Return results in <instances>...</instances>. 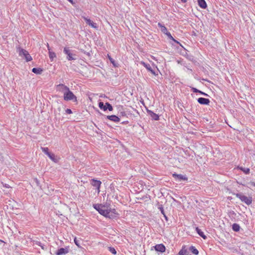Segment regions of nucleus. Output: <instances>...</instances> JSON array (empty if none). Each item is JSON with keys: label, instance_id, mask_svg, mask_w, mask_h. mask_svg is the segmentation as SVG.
I'll return each mask as SVG.
<instances>
[{"label": "nucleus", "instance_id": "nucleus-1", "mask_svg": "<svg viewBox=\"0 0 255 255\" xmlns=\"http://www.w3.org/2000/svg\"><path fill=\"white\" fill-rule=\"evenodd\" d=\"M64 100L66 101H72L74 102H77V97L76 96L71 92L69 89L66 93H64Z\"/></svg>", "mask_w": 255, "mask_h": 255}, {"label": "nucleus", "instance_id": "nucleus-2", "mask_svg": "<svg viewBox=\"0 0 255 255\" xmlns=\"http://www.w3.org/2000/svg\"><path fill=\"white\" fill-rule=\"evenodd\" d=\"M18 53L19 56L25 58L26 62L30 61L32 59L31 56L30 55L28 51L24 49L19 48Z\"/></svg>", "mask_w": 255, "mask_h": 255}, {"label": "nucleus", "instance_id": "nucleus-3", "mask_svg": "<svg viewBox=\"0 0 255 255\" xmlns=\"http://www.w3.org/2000/svg\"><path fill=\"white\" fill-rule=\"evenodd\" d=\"M236 196L248 205L251 204L252 203L253 200L251 197H247L242 193H238L236 194Z\"/></svg>", "mask_w": 255, "mask_h": 255}, {"label": "nucleus", "instance_id": "nucleus-4", "mask_svg": "<svg viewBox=\"0 0 255 255\" xmlns=\"http://www.w3.org/2000/svg\"><path fill=\"white\" fill-rule=\"evenodd\" d=\"M63 52L67 55V59L68 60H73L76 59V54L72 53L69 47H65Z\"/></svg>", "mask_w": 255, "mask_h": 255}, {"label": "nucleus", "instance_id": "nucleus-5", "mask_svg": "<svg viewBox=\"0 0 255 255\" xmlns=\"http://www.w3.org/2000/svg\"><path fill=\"white\" fill-rule=\"evenodd\" d=\"M99 107L101 109L103 110L104 111H106L108 110L110 111H112L113 110L112 106L108 102L106 103L105 105L103 102H100L99 103Z\"/></svg>", "mask_w": 255, "mask_h": 255}, {"label": "nucleus", "instance_id": "nucleus-6", "mask_svg": "<svg viewBox=\"0 0 255 255\" xmlns=\"http://www.w3.org/2000/svg\"><path fill=\"white\" fill-rule=\"evenodd\" d=\"M69 88L64 84H60L56 86V90L64 94Z\"/></svg>", "mask_w": 255, "mask_h": 255}, {"label": "nucleus", "instance_id": "nucleus-7", "mask_svg": "<svg viewBox=\"0 0 255 255\" xmlns=\"http://www.w3.org/2000/svg\"><path fill=\"white\" fill-rule=\"evenodd\" d=\"M69 248L66 247V248H61L58 249L56 252L55 253V254L56 255H64L68 254L69 253Z\"/></svg>", "mask_w": 255, "mask_h": 255}, {"label": "nucleus", "instance_id": "nucleus-8", "mask_svg": "<svg viewBox=\"0 0 255 255\" xmlns=\"http://www.w3.org/2000/svg\"><path fill=\"white\" fill-rule=\"evenodd\" d=\"M173 177H174L176 180L181 181L182 180H187V177L185 175L182 174H177L176 173H173L172 174Z\"/></svg>", "mask_w": 255, "mask_h": 255}, {"label": "nucleus", "instance_id": "nucleus-9", "mask_svg": "<svg viewBox=\"0 0 255 255\" xmlns=\"http://www.w3.org/2000/svg\"><path fill=\"white\" fill-rule=\"evenodd\" d=\"M101 183H102L100 180H97L94 179H92L91 182L92 185L95 187L98 190V192H100V188Z\"/></svg>", "mask_w": 255, "mask_h": 255}, {"label": "nucleus", "instance_id": "nucleus-10", "mask_svg": "<svg viewBox=\"0 0 255 255\" xmlns=\"http://www.w3.org/2000/svg\"><path fill=\"white\" fill-rule=\"evenodd\" d=\"M108 209H109L107 207H106L105 206L103 205L101 207V208H100L99 207L98 212L100 214H101L105 217H107V214H108Z\"/></svg>", "mask_w": 255, "mask_h": 255}, {"label": "nucleus", "instance_id": "nucleus-11", "mask_svg": "<svg viewBox=\"0 0 255 255\" xmlns=\"http://www.w3.org/2000/svg\"><path fill=\"white\" fill-rule=\"evenodd\" d=\"M140 64H142L148 71L150 72L153 75H156L155 71L151 68V67L149 64L146 63L143 61H141Z\"/></svg>", "mask_w": 255, "mask_h": 255}, {"label": "nucleus", "instance_id": "nucleus-12", "mask_svg": "<svg viewBox=\"0 0 255 255\" xmlns=\"http://www.w3.org/2000/svg\"><path fill=\"white\" fill-rule=\"evenodd\" d=\"M197 101L199 104L204 105H208L210 102L209 99L202 97L199 98Z\"/></svg>", "mask_w": 255, "mask_h": 255}, {"label": "nucleus", "instance_id": "nucleus-13", "mask_svg": "<svg viewBox=\"0 0 255 255\" xmlns=\"http://www.w3.org/2000/svg\"><path fill=\"white\" fill-rule=\"evenodd\" d=\"M155 250L157 252L163 253L165 251V247L163 244H158L154 247Z\"/></svg>", "mask_w": 255, "mask_h": 255}, {"label": "nucleus", "instance_id": "nucleus-14", "mask_svg": "<svg viewBox=\"0 0 255 255\" xmlns=\"http://www.w3.org/2000/svg\"><path fill=\"white\" fill-rule=\"evenodd\" d=\"M82 17L85 20L87 24L91 26L93 28H97V25L96 23L93 22L89 18H88L87 17H85V16H82Z\"/></svg>", "mask_w": 255, "mask_h": 255}, {"label": "nucleus", "instance_id": "nucleus-15", "mask_svg": "<svg viewBox=\"0 0 255 255\" xmlns=\"http://www.w3.org/2000/svg\"><path fill=\"white\" fill-rule=\"evenodd\" d=\"M147 113L150 116L152 120L156 121H158L159 120V118L158 115L156 114L151 110H147Z\"/></svg>", "mask_w": 255, "mask_h": 255}, {"label": "nucleus", "instance_id": "nucleus-16", "mask_svg": "<svg viewBox=\"0 0 255 255\" xmlns=\"http://www.w3.org/2000/svg\"><path fill=\"white\" fill-rule=\"evenodd\" d=\"M108 213L107 217L111 219L115 218L118 217V214L116 212H112L111 209H109L108 211Z\"/></svg>", "mask_w": 255, "mask_h": 255}, {"label": "nucleus", "instance_id": "nucleus-17", "mask_svg": "<svg viewBox=\"0 0 255 255\" xmlns=\"http://www.w3.org/2000/svg\"><path fill=\"white\" fill-rule=\"evenodd\" d=\"M107 119L114 122H119L120 121V119L116 115L108 116Z\"/></svg>", "mask_w": 255, "mask_h": 255}, {"label": "nucleus", "instance_id": "nucleus-18", "mask_svg": "<svg viewBox=\"0 0 255 255\" xmlns=\"http://www.w3.org/2000/svg\"><path fill=\"white\" fill-rule=\"evenodd\" d=\"M47 48L49 51V56L51 61L53 60L54 58L56 57V54L54 52H52L50 51V48L49 46V44L47 43Z\"/></svg>", "mask_w": 255, "mask_h": 255}, {"label": "nucleus", "instance_id": "nucleus-19", "mask_svg": "<svg viewBox=\"0 0 255 255\" xmlns=\"http://www.w3.org/2000/svg\"><path fill=\"white\" fill-rule=\"evenodd\" d=\"M199 6L202 8L207 7V4L205 0H197Z\"/></svg>", "mask_w": 255, "mask_h": 255}, {"label": "nucleus", "instance_id": "nucleus-20", "mask_svg": "<svg viewBox=\"0 0 255 255\" xmlns=\"http://www.w3.org/2000/svg\"><path fill=\"white\" fill-rule=\"evenodd\" d=\"M158 26L161 28V31L164 34H166V33L168 32L166 27L164 25H162L161 23L159 22L158 23Z\"/></svg>", "mask_w": 255, "mask_h": 255}, {"label": "nucleus", "instance_id": "nucleus-21", "mask_svg": "<svg viewBox=\"0 0 255 255\" xmlns=\"http://www.w3.org/2000/svg\"><path fill=\"white\" fill-rule=\"evenodd\" d=\"M178 255H188V251L185 249V247H183L181 250L179 251Z\"/></svg>", "mask_w": 255, "mask_h": 255}, {"label": "nucleus", "instance_id": "nucleus-22", "mask_svg": "<svg viewBox=\"0 0 255 255\" xmlns=\"http://www.w3.org/2000/svg\"><path fill=\"white\" fill-rule=\"evenodd\" d=\"M196 232H197V233L198 234V235L200 237L203 238L204 239H207V237L204 235V233L201 231V230H200L198 228H196Z\"/></svg>", "mask_w": 255, "mask_h": 255}, {"label": "nucleus", "instance_id": "nucleus-23", "mask_svg": "<svg viewBox=\"0 0 255 255\" xmlns=\"http://www.w3.org/2000/svg\"><path fill=\"white\" fill-rule=\"evenodd\" d=\"M42 71L43 70L40 68H33L32 69V72L36 74H40Z\"/></svg>", "mask_w": 255, "mask_h": 255}, {"label": "nucleus", "instance_id": "nucleus-24", "mask_svg": "<svg viewBox=\"0 0 255 255\" xmlns=\"http://www.w3.org/2000/svg\"><path fill=\"white\" fill-rule=\"evenodd\" d=\"M189 250L191 252V253L193 254H194L195 255H197L199 254L198 251L194 246L190 247L189 248Z\"/></svg>", "mask_w": 255, "mask_h": 255}, {"label": "nucleus", "instance_id": "nucleus-25", "mask_svg": "<svg viewBox=\"0 0 255 255\" xmlns=\"http://www.w3.org/2000/svg\"><path fill=\"white\" fill-rule=\"evenodd\" d=\"M232 229L235 232H238L240 229V227L239 224L234 223L232 225Z\"/></svg>", "mask_w": 255, "mask_h": 255}, {"label": "nucleus", "instance_id": "nucleus-26", "mask_svg": "<svg viewBox=\"0 0 255 255\" xmlns=\"http://www.w3.org/2000/svg\"><path fill=\"white\" fill-rule=\"evenodd\" d=\"M47 156L53 161L56 162L57 161V159L55 158V155L53 153H50Z\"/></svg>", "mask_w": 255, "mask_h": 255}, {"label": "nucleus", "instance_id": "nucleus-27", "mask_svg": "<svg viewBox=\"0 0 255 255\" xmlns=\"http://www.w3.org/2000/svg\"><path fill=\"white\" fill-rule=\"evenodd\" d=\"M240 169L243 171L246 174H249L250 173V169L248 168H244L243 167H240Z\"/></svg>", "mask_w": 255, "mask_h": 255}, {"label": "nucleus", "instance_id": "nucleus-28", "mask_svg": "<svg viewBox=\"0 0 255 255\" xmlns=\"http://www.w3.org/2000/svg\"><path fill=\"white\" fill-rule=\"evenodd\" d=\"M41 149L42 151L47 155H48L50 152H49V149L48 147H41Z\"/></svg>", "mask_w": 255, "mask_h": 255}, {"label": "nucleus", "instance_id": "nucleus-29", "mask_svg": "<svg viewBox=\"0 0 255 255\" xmlns=\"http://www.w3.org/2000/svg\"><path fill=\"white\" fill-rule=\"evenodd\" d=\"M109 251L111 252L113 254L116 255L117 254V251L113 247H109Z\"/></svg>", "mask_w": 255, "mask_h": 255}, {"label": "nucleus", "instance_id": "nucleus-30", "mask_svg": "<svg viewBox=\"0 0 255 255\" xmlns=\"http://www.w3.org/2000/svg\"><path fill=\"white\" fill-rule=\"evenodd\" d=\"M74 243H75V244H76V245L78 247H80V241H79V240H77V239H76V238H75L74 239Z\"/></svg>", "mask_w": 255, "mask_h": 255}, {"label": "nucleus", "instance_id": "nucleus-31", "mask_svg": "<svg viewBox=\"0 0 255 255\" xmlns=\"http://www.w3.org/2000/svg\"><path fill=\"white\" fill-rule=\"evenodd\" d=\"M101 204H95L94 205V208L97 210L98 211H99V207L101 208V207L102 206Z\"/></svg>", "mask_w": 255, "mask_h": 255}, {"label": "nucleus", "instance_id": "nucleus-32", "mask_svg": "<svg viewBox=\"0 0 255 255\" xmlns=\"http://www.w3.org/2000/svg\"><path fill=\"white\" fill-rule=\"evenodd\" d=\"M166 35L167 36L168 38L171 40H174V38L172 36L171 33L168 32L166 33Z\"/></svg>", "mask_w": 255, "mask_h": 255}, {"label": "nucleus", "instance_id": "nucleus-33", "mask_svg": "<svg viewBox=\"0 0 255 255\" xmlns=\"http://www.w3.org/2000/svg\"><path fill=\"white\" fill-rule=\"evenodd\" d=\"M109 59H110L111 62L113 64V65L115 67L117 66V65H116V63H115V60L113 58H112L111 57H110V56H109Z\"/></svg>", "mask_w": 255, "mask_h": 255}, {"label": "nucleus", "instance_id": "nucleus-34", "mask_svg": "<svg viewBox=\"0 0 255 255\" xmlns=\"http://www.w3.org/2000/svg\"><path fill=\"white\" fill-rule=\"evenodd\" d=\"M191 91L194 92V93H198L199 92V90L195 88H194V87H192L191 88Z\"/></svg>", "mask_w": 255, "mask_h": 255}, {"label": "nucleus", "instance_id": "nucleus-35", "mask_svg": "<svg viewBox=\"0 0 255 255\" xmlns=\"http://www.w3.org/2000/svg\"><path fill=\"white\" fill-rule=\"evenodd\" d=\"M159 209L160 210V211L161 213H162V214L164 215L165 214L164 211V209H163V207L162 206V205H161L159 207Z\"/></svg>", "mask_w": 255, "mask_h": 255}, {"label": "nucleus", "instance_id": "nucleus-36", "mask_svg": "<svg viewBox=\"0 0 255 255\" xmlns=\"http://www.w3.org/2000/svg\"><path fill=\"white\" fill-rule=\"evenodd\" d=\"M35 244L40 246L42 248V249H44L43 246L42 245L41 243L40 242L36 241L35 242Z\"/></svg>", "mask_w": 255, "mask_h": 255}, {"label": "nucleus", "instance_id": "nucleus-37", "mask_svg": "<svg viewBox=\"0 0 255 255\" xmlns=\"http://www.w3.org/2000/svg\"><path fill=\"white\" fill-rule=\"evenodd\" d=\"M34 181L36 183V185L37 186H40V182H39V180L36 178L34 179Z\"/></svg>", "mask_w": 255, "mask_h": 255}, {"label": "nucleus", "instance_id": "nucleus-38", "mask_svg": "<svg viewBox=\"0 0 255 255\" xmlns=\"http://www.w3.org/2000/svg\"><path fill=\"white\" fill-rule=\"evenodd\" d=\"M66 113L67 114H72V111H71V109H66Z\"/></svg>", "mask_w": 255, "mask_h": 255}, {"label": "nucleus", "instance_id": "nucleus-39", "mask_svg": "<svg viewBox=\"0 0 255 255\" xmlns=\"http://www.w3.org/2000/svg\"><path fill=\"white\" fill-rule=\"evenodd\" d=\"M199 93L201 94V95H203L204 96H208V95L201 91H200L199 90V92H198Z\"/></svg>", "mask_w": 255, "mask_h": 255}, {"label": "nucleus", "instance_id": "nucleus-40", "mask_svg": "<svg viewBox=\"0 0 255 255\" xmlns=\"http://www.w3.org/2000/svg\"><path fill=\"white\" fill-rule=\"evenodd\" d=\"M2 184L4 187L7 188H10V186L7 184H3V183H2Z\"/></svg>", "mask_w": 255, "mask_h": 255}, {"label": "nucleus", "instance_id": "nucleus-41", "mask_svg": "<svg viewBox=\"0 0 255 255\" xmlns=\"http://www.w3.org/2000/svg\"><path fill=\"white\" fill-rule=\"evenodd\" d=\"M120 114H121V116H122L123 117L126 116V113L125 112H121Z\"/></svg>", "mask_w": 255, "mask_h": 255}, {"label": "nucleus", "instance_id": "nucleus-42", "mask_svg": "<svg viewBox=\"0 0 255 255\" xmlns=\"http://www.w3.org/2000/svg\"><path fill=\"white\" fill-rule=\"evenodd\" d=\"M172 40V41H173L174 42H175V43H177V44H179L180 45H181L180 44V43H179L178 41L176 40L174 38V40Z\"/></svg>", "mask_w": 255, "mask_h": 255}, {"label": "nucleus", "instance_id": "nucleus-43", "mask_svg": "<svg viewBox=\"0 0 255 255\" xmlns=\"http://www.w3.org/2000/svg\"><path fill=\"white\" fill-rule=\"evenodd\" d=\"M163 216H164V217L166 221H167V220H168V219H167V217L166 216V215L164 214L163 215Z\"/></svg>", "mask_w": 255, "mask_h": 255}, {"label": "nucleus", "instance_id": "nucleus-44", "mask_svg": "<svg viewBox=\"0 0 255 255\" xmlns=\"http://www.w3.org/2000/svg\"><path fill=\"white\" fill-rule=\"evenodd\" d=\"M70 3H71L72 4H73L74 3L73 1V0H68Z\"/></svg>", "mask_w": 255, "mask_h": 255}, {"label": "nucleus", "instance_id": "nucleus-45", "mask_svg": "<svg viewBox=\"0 0 255 255\" xmlns=\"http://www.w3.org/2000/svg\"><path fill=\"white\" fill-rule=\"evenodd\" d=\"M181 1L183 3H185V2L187 1V0H181Z\"/></svg>", "mask_w": 255, "mask_h": 255}, {"label": "nucleus", "instance_id": "nucleus-46", "mask_svg": "<svg viewBox=\"0 0 255 255\" xmlns=\"http://www.w3.org/2000/svg\"><path fill=\"white\" fill-rule=\"evenodd\" d=\"M127 123H128V121H125V122H123L122 123L123 124H127Z\"/></svg>", "mask_w": 255, "mask_h": 255}, {"label": "nucleus", "instance_id": "nucleus-47", "mask_svg": "<svg viewBox=\"0 0 255 255\" xmlns=\"http://www.w3.org/2000/svg\"><path fill=\"white\" fill-rule=\"evenodd\" d=\"M86 54H87L88 56H89L90 55V53H89V52H87V53H86Z\"/></svg>", "mask_w": 255, "mask_h": 255}, {"label": "nucleus", "instance_id": "nucleus-48", "mask_svg": "<svg viewBox=\"0 0 255 255\" xmlns=\"http://www.w3.org/2000/svg\"><path fill=\"white\" fill-rule=\"evenodd\" d=\"M112 212H116L115 209H112Z\"/></svg>", "mask_w": 255, "mask_h": 255}, {"label": "nucleus", "instance_id": "nucleus-49", "mask_svg": "<svg viewBox=\"0 0 255 255\" xmlns=\"http://www.w3.org/2000/svg\"><path fill=\"white\" fill-rule=\"evenodd\" d=\"M253 185L255 186V183H253Z\"/></svg>", "mask_w": 255, "mask_h": 255}]
</instances>
